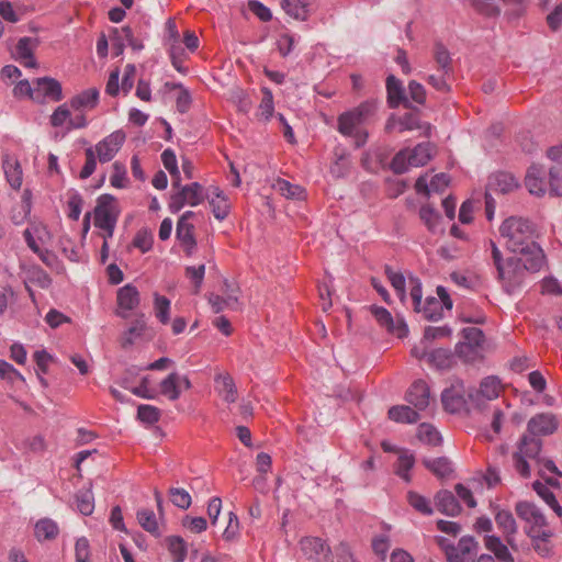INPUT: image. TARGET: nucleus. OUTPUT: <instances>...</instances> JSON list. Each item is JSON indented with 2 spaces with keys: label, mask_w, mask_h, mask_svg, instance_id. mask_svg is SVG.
I'll return each instance as SVG.
<instances>
[{
  "label": "nucleus",
  "mask_w": 562,
  "mask_h": 562,
  "mask_svg": "<svg viewBox=\"0 0 562 562\" xmlns=\"http://www.w3.org/2000/svg\"><path fill=\"white\" fill-rule=\"evenodd\" d=\"M504 246L516 256H527V268L540 270L544 265V254L533 240V224L521 216H509L499 226Z\"/></svg>",
  "instance_id": "f257e3e1"
},
{
  "label": "nucleus",
  "mask_w": 562,
  "mask_h": 562,
  "mask_svg": "<svg viewBox=\"0 0 562 562\" xmlns=\"http://www.w3.org/2000/svg\"><path fill=\"white\" fill-rule=\"evenodd\" d=\"M491 246L493 260L498 272V279L503 289L508 294L514 293L524 285L528 272L538 271L527 268V256L510 257L506 261H503L502 252L495 243L491 241Z\"/></svg>",
  "instance_id": "f03ea898"
},
{
  "label": "nucleus",
  "mask_w": 562,
  "mask_h": 562,
  "mask_svg": "<svg viewBox=\"0 0 562 562\" xmlns=\"http://www.w3.org/2000/svg\"><path fill=\"white\" fill-rule=\"evenodd\" d=\"M525 187L536 196L547 193L553 196L562 195V167L552 165L546 169L540 164H532L526 171Z\"/></svg>",
  "instance_id": "7ed1b4c3"
},
{
  "label": "nucleus",
  "mask_w": 562,
  "mask_h": 562,
  "mask_svg": "<svg viewBox=\"0 0 562 562\" xmlns=\"http://www.w3.org/2000/svg\"><path fill=\"white\" fill-rule=\"evenodd\" d=\"M375 110L376 102L367 100L357 108L341 113L338 117L339 133L344 136L352 137L357 147L364 145L367 133L362 132L360 126L374 114Z\"/></svg>",
  "instance_id": "20e7f679"
},
{
  "label": "nucleus",
  "mask_w": 562,
  "mask_h": 562,
  "mask_svg": "<svg viewBox=\"0 0 562 562\" xmlns=\"http://www.w3.org/2000/svg\"><path fill=\"white\" fill-rule=\"evenodd\" d=\"M432 153L434 147L430 143H422L414 148H405L394 156L391 168L395 173H404L409 168L425 166L431 159Z\"/></svg>",
  "instance_id": "39448f33"
},
{
  "label": "nucleus",
  "mask_w": 562,
  "mask_h": 562,
  "mask_svg": "<svg viewBox=\"0 0 562 562\" xmlns=\"http://www.w3.org/2000/svg\"><path fill=\"white\" fill-rule=\"evenodd\" d=\"M516 514L528 525V535L536 540H548L552 532L547 526L542 512L532 503L519 502L516 504Z\"/></svg>",
  "instance_id": "423d86ee"
},
{
  "label": "nucleus",
  "mask_w": 562,
  "mask_h": 562,
  "mask_svg": "<svg viewBox=\"0 0 562 562\" xmlns=\"http://www.w3.org/2000/svg\"><path fill=\"white\" fill-rule=\"evenodd\" d=\"M71 106L68 103L58 105L49 116L53 127H60L67 132L80 130L88 126V119L83 113L71 114Z\"/></svg>",
  "instance_id": "0eeeda50"
},
{
  "label": "nucleus",
  "mask_w": 562,
  "mask_h": 562,
  "mask_svg": "<svg viewBox=\"0 0 562 562\" xmlns=\"http://www.w3.org/2000/svg\"><path fill=\"white\" fill-rule=\"evenodd\" d=\"M116 220L117 216L112 198L101 196L94 209V225L104 232L103 238L112 237Z\"/></svg>",
  "instance_id": "6e6552de"
},
{
  "label": "nucleus",
  "mask_w": 562,
  "mask_h": 562,
  "mask_svg": "<svg viewBox=\"0 0 562 562\" xmlns=\"http://www.w3.org/2000/svg\"><path fill=\"white\" fill-rule=\"evenodd\" d=\"M204 200L203 188L198 182H192L181 188L171 195L169 209L172 213L179 212L184 205L196 206Z\"/></svg>",
  "instance_id": "1a4fd4ad"
},
{
  "label": "nucleus",
  "mask_w": 562,
  "mask_h": 562,
  "mask_svg": "<svg viewBox=\"0 0 562 562\" xmlns=\"http://www.w3.org/2000/svg\"><path fill=\"white\" fill-rule=\"evenodd\" d=\"M126 135L123 131L117 130L98 142L93 148L98 160L101 164L111 161L125 143Z\"/></svg>",
  "instance_id": "9d476101"
},
{
  "label": "nucleus",
  "mask_w": 562,
  "mask_h": 562,
  "mask_svg": "<svg viewBox=\"0 0 562 562\" xmlns=\"http://www.w3.org/2000/svg\"><path fill=\"white\" fill-rule=\"evenodd\" d=\"M502 391V384L496 376H487L482 380L479 390L468 394L469 401L476 407H483L486 402L497 398Z\"/></svg>",
  "instance_id": "9b49d317"
},
{
  "label": "nucleus",
  "mask_w": 562,
  "mask_h": 562,
  "mask_svg": "<svg viewBox=\"0 0 562 562\" xmlns=\"http://www.w3.org/2000/svg\"><path fill=\"white\" fill-rule=\"evenodd\" d=\"M303 555L311 562H327L330 548L317 537H305L300 541Z\"/></svg>",
  "instance_id": "f8f14e48"
},
{
  "label": "nucleus",
  "mask_w": 562,
  "mask_h": 562,
  "mask_svg": "<svg viewBox=\"0 0 562 562\" xmlns=\"http://www.w3.org/2000/svg\"><path fill=\"white\" fill-rule=\"evenodd\" d=\"M371 312L376 322L384 327L389 333L403 338L407 335L408 328L402 317L394 318L391 313L381 306H372Z\"/></svg>",
  "instance_id": "ddd939ff"
},
{
  "label": "nucleus",
  "mask_w": 562,
  "mask_h": 562,
  "mask_svg": "<svg viewBox=\"0 0 562 562\" xmlns=\"http://www.w3.org/2000/svg\"><path fill=\"white\" fill-rule=\"evenodd\" d=\"M477 553V543L473 538L463 537L457 547H447L448 562H474Z\"/></svg>",
  "instance_id": "4468645a"
},
{
  "label": "nucleus",
  "mask_w": 562,
  "mask_h": 562,
  "mask_svg": "<svg viewBox=\"0 0 562 562\" xmlns=\"http://www.w3.org/2000/svg\"><path fill=\"white\" fill-rule=\"evenodd\" d=\"M117 302V315L126 318L130 315V312L135 310L140 302V295L136 286L133 284H125L117 291L116 295Z\"/></svg>",
  "instance_id": "2eb2a0df"
},
{
  "label": "nucleus",
  "mask_w": 562,
  "mask_h": 562,
  "mask_svg": "<svg viewBox=\"0 0 562 562\" xmlns=\"http://www.w3.org/2000/svg\"><path fill=\"white\" fill-rule=\"evenodd\" d=\"M35 83V94L37 95L35 101L42 102L43 100H49L58 102L63 99L61 85L56 79L48 77L37 78Z\"/></svg>",
  "instance_id": "dca6fc26"
},
{
  "label": "nucleus",
  "mask_w": 562,
  "mask_h": 562,
  "mask_svg": "<svg viewBox=\"0 0 562 562\" xmlns=\"http://www.w3.org/2000/svg\"><path fill=\"white\" fill-rule=\"evenodd\" d=\"M557 418L551 413L537 414L528 422L529 432L536 436L551 435L557 430Z\"/></svg>",
  "instance_id": "f3484780"
},
{
  "label": "nucleus",
  "mask_w": 562,
  "mask_h": 562,
  "mask_svg": "<svg viewBox=\"0 0 562 562\" xmlns=\"http://www.w3.org/2000/svg\"><path fill=\"white\" fill-rule=\"evenodd\" d=\"M519 187L518 180L508 172H497L490 177L487 183L488 193H510Z\"/></svg>",
  "instance_id": "a211bd4d"
},
{
  "label": "nucleus",
  "mask_w": 562,
  "mask_h": 562,
  "mask_svg": "<svg viewBox=\"0 0 562 562\" xmlns=\"http://www.w3.org/2000/svg\"><path fill=\"white\" fill-rule=\"evenodd\" d=\"M387 103L390 108L395 109L403 104L405 108H411V102L405 95V91L401 80L395 76L390 75L386 78Z\"/></svg>",
  "instance_id": "6ab92c4d"
},
{
  "label": "nucleus",
  "mask_w": 562,
  "mask_h": 562,
  "mask_svg": "<svg viewBox=\"0 0 562 562\" xmlns=\"http://www.w3.org/2000/svg\"><path fill=\"white\" fill-rule=\"evenodd\" d=\"M449 184V177L445 173H438L431 177L428 181L427 175L419 177L416 180L415 189L418 193L427 194L439 193L443 191Z\"/></svg>",
  "instance_id": "aec40b11"
},
{
  "label": "nucleus",
  "mask_w": 562,
  "mask_h": 562,
  "mask_svg": "<svg viewBox=\"0 0 562 562\" xmlns=\"http://www.w3.org/2000/svg\"><path fill=\"white\" fill-rule=\"evenodd\" d=\"M99 103V90L97 88L86 89L69 100V105L77 113H83L85 110H92Z\"/></svg>",
  "instance_id": "412c9836"
},
{
  "label": "nucleus",
  "mask_w": 562,
  "mask_h": 562,
  "mask_svg": "<svg viewBox=\"0 0 562 562\" xmlns=\"http://www.w3.org/2000/svg\"><path fill=\"white\" fill-rule=\"evenodd\" d=\"M194 216L192 211L184 212L177 223V238L180 243L190 251L195 246V239L193 235V225L190 223V218Z\"/></svg>",
  "instance_id": "4be33fe9"
},
{
  "label": "nucleus",
  "mask_w": 562,
  "mask_h": 562,
  "mask_svg": "<svg viewBox=\"0 0 562 562\" xmlns=\"http://www.w3.org/2000/svg\"><path fill=\"white\" fill-rule=\"evenodd\" d=\"M406 401L417 409L423 411L429 405V387L424 381H416L406 393Z\"/></svg>",
  "instance_id": "5701e85b"
},
{
  "label": "nucleus",
  "mask_w": 562,
  "mask_h": 562,
  "mask_svg": "<svg viewBox=\"0 0 562 562\" xmlns=\"http://www.w3.org/2000/svg\"><path fill=\"white\" fill-rule=\"evenodd\" d=\"M2 168L10 187L14 190H20L23 182V172L19 160L10 155H5Z\"/></svg>",
  "instance_id": "b1692460"
},
{
  "label": "nucleus",
  "mask_w": 562,
  "mask_h": 562,
  "mask_svg": "<svg viewBox=\"0 0 562 562\" xmlns=\"http://www.w3.org/2000/svg\"><path fill=\"white\" fill-rule=\"evenodd\" d=\"M442 405L450 413L459 412L465 404L463 385H452L442 392Z\"/></svg>",
  "instance_id": "393cba45"
},
{
  "label": "nucleus",
  "mask_w": 562,
  "mask_h": 562,
  "mask_svg": "<svg viewBox=\"0 0 562 562\" xmlns=\"http://www.w3.org/2000/svg\"><path fill=\"white\" fill-rule=\"evenodd\" d=\"M209 203L215 218L222 221L227 217L231 210V204L220 188L214 187L211 189Z\"/></svg>",
  "instance_id": "a878e982"
},
{
  "label": "nucleus",
  "mask_w": 562,
  "mask_h": 562,
  "mask_svg": "<svg viewBox=\"0 0 562 562\" xmlns=\"http://www.w3.org/2000/svg\"><path fill=\"white\" fill-rule=\"evenodd\" d=\"M495 521L498 529L505 535L507 542L512 544L517 532V524L513 514L509 510L499 509L495 514Z\"/></svg>",
  "instance_id": "bb28decb"
},
{
  "label": "nucleus",
  "mask_w": 562,
  "mask_h": 562,
  "mask_svg": "<svg viewBox=\"0 0 562 562\" xmlns=\"http://www.w3.org/2000/svg\"><path fill=\"white\" fill-rule=\"evenodd\" d=\"M215 389L218 395L228 404L237 401L236 385L228 374H218L215 378Z\"/></svg>",
  "instance_id": "cd10ccee"
},
{
  "label": "nucleus",
  "mask_w": 562,
  "mask_h": 562,
  "mask_svg": "<svg viewBox=\"0 0 562 562\" xmlns=\"http://www.w3.org/2000/svg\"><path fill=\"white\" fill-rule=\"evenodd\" d=\"M34 42L30 37H22L15 47V58L20 64L27 68H34L36 60L33 56Z\"/></svg>",
  "instance_id": "c85d7f7f"
},
{
  "label": "nucleus",
  "mask_w": 562,
  "mask_h": 562,
  "mask_svg": "<svg viewBox=\"0 0 562 562\" xmlns=\"http://www.w3.org/2000/svg\"><path fill=\"white\" fill-rule=\"evenodd\" d=\"M435 501L438 510L447 516H457L461 510L457 498L449 491L438 492L435 496Z\"/></svg>",
  "instance_id": "c756f323"
},
{
  "label": "nucleus",
  "mask_w": 562,
  "mask_h": 562,
  "mask_svg": "<svg viewBox=\"0 0 562 562\" xmlns=\"http://www.w3.org/2000/svg\"><path fill=\"white\" fill-rule=\"evenodd\" d=\"M165 546L168 549L172 562H184L188 554V546L180 536H168L165 538Z\"/></svg>",
  "instance_id": "7c9ffc66"
},
{
  "label": "nucleus",
  "mask_w": 562,
  "mask_h": 562,
  "mask_svg": "<svg viewBox=\"0 0 562 562\" xmlns=\"http://www.w3.org/2000/svg\"><path fill=\"white\" fill-rule=\"evenodd\" d=\"M154 315L157 318V321L162 324L167 325L170 323V312H171V301L167 299L164 295H160L159 293H154Z\"/></svg>",
  "instance_id": "2f4dec72"
},
{
  "label": "nucleus",
  "mask_w": 562,
  "mask_h": 562,
  "mask_svg": "<svg viewBox=\"0 0 562 562\" xmlns=\"http://www.w3.org/2000/svg\"><path fill=\"white\" fill-rule=\"evenodd\" d=\"M58 532L57 524L50 518L40 519L34 527V535L40 541L54 539Z\"/></svg>",
  "instance_id": "473e14b6"
},
{
  "label": "nucleus",
  "mask_w": 562,
  "mask_h": 562,
  "mask_svg": "<svg viewBox=\"0 0 562 562\" xmlns=\"http://www.w3.org/2000/svg\"><path fill=\"white\" fill-rule=\"evenodd\" d=\"M389 417L396 423L413 424L419 419V414L407 405H396L389 409Z\"/></svg>",
  "instance_id": "72a5a7b5"
},
{
  "label": "nucleus",
  "mask_w": 562,
  "mask_h": 562,
  "mask_svg": "<svg viewBox=\"0 0 562 562\" xmlns=\"http://www.w3.org/2000/svg\"><path fill=\"white\" fill-rule=\"evenodd\" d=\"M415 464V457L407 450H401L395 464V473L406 482L412 480L411 470Z\"/></svg>",
  "instance_id": "f704fd0d"
},
{
  "label": "nucleus",
  "mask_w": 562,
  "mask_h": 562,
  "mask_svg": "<svg viewBox=\"0 0 562 562\" xmlns=\"http://www.w3.org/2000/svg\"><path fill=\"white\" fill-rule=\"evenodd\" d=\"M485 547L488 551L493 552L495 557L502 562H513L514 559L508 548L502 542L498 537H485Z\"/></svg>",
  "instance_id": "c9c22d12"
},
{
  "label": "nucleus",
  "mask_w": 562,
  "mask_h": 562,
  "mask_svg": "<svg viewBox=\"0 0 562 562\" xmlns=\"http://www.w3.org/2000/svg\"><path fill=\"white\" fill-rule=\"evenodd\" d=\"M308 4L304 0H283L281 7L290 16L304 21L308 15Z\"/></svg>",
  "instance_id": "e433bc0d"
},
{
  "label": "nucleus",
  "mask_w": 562,
  "mask_h": 562,
  "mask_svg": "<svg viewBox=\"0 0 562 562\" xmlns=\"http://www.w3.org/2000/svg\"><path fill=\"white\" fill-rule=\"evenodd\" d=\"M76 506L80 514L89 516L94 509V497L91 486L86 490H80L76 493Z\"/></svg>",
  "instance_id": "4c0bfd02"
},
{
  "label": "nucleus",
  "mask_w": 562,
  "mask_h": 562,
  "mask_svg": "<svg viewBox=\"0 0 562 562\" xmlns=\"http://www.w3.org/2000/svg\"><path fill=\"white\" fill-rule=\"evenodd\" d=\"M274 189L288 199L302 200L304 199V189L297 184H293L284 179H278Z\"/></svg>",
  "instance_id": "58836bf2"
},
{
  "label": "nucleus",
  "mask_w": 562,
  "mask_h": 562,
  "mask_svg": "<svg viewBox=\"0 0 562 562\" xmlns=\"http://www.w3.org/2000/svg\"><path fill=\"white\" fill-rule=\"evenodd\" d=\"M412 355L419 359L427 358L428 361L435 362L438 367H445L449 362L447 351L441 349L427 352L425 348L420 350L418 347H414L412 349Z\"/></svg>",
  "instance_id": "ea45409f"
},
{
  "label": "nucleus",
  "mask_w": 562,
  "mask_h": 562,
  "mask_svg": "<svg viewBox=\"0 0 562 562\" xmlns=\"http://www.w3.org/2000/svg\"><path fill=\"white\" fill-rule=\"evenodd\" d=\"M177 383L178 372H171L160 382V393L170 401H177L181 395Z\"/></svg>",
  "instance_id": "a19ab883"
},
{
  "label": "nucleus",
  "mask_w": 562,
  "mask_h": 562,
  "mask_svg": "<svg viewBox=\"0 0 562 562\" xmlns=\"http://www.w3.org/2000/svg\"><path fill=\"white\" fill-rule=\"evenodd\" d=\"M417 438L420 442L437 446L441 442L439 431L430 424L423 423L417 428Z\"/></svg>",
  "instance_id": "79ce46f5"
},
{
  "label": "nucleus",
  "mask_w": 562,
  "mask_h": 562,
  "mask_svg": "<svg viewBox=\"0 0 562 562\" xmlns=\"http://www.w3.org/2000/svg\"><path fill=\"white\" fill-rule=\"evenodd\" d=\"M147 329V324L142 316L137 318L131 327L124 333L122 337V344L124 347L131 346L135 342L136 339L140 338Z\"/></svg>",
  "instance_id": "37998d69"
},
{
  "label": "nucleus",
  "mask_w": 562,
  "mask_h": 562,
  "mask_svg": "<svg viewBox=\"0 0 562 562\" xmlns=\"http://www.w3.org/2000/svg\"><path fill=\"white\" fill-rule=\"evenodd\" d=\"M137 520L139 525L148 532L154 536H160V530L156 515L150 509H139L137 512Z\"/></svg>",
  "instance_id": "c03bdc74"
},
{
  "label": "nucleus",
  "mask_w": 562,
  "mask_h": 562,
  "mask_svg": "<svg viewBox=\"0 0 562 562\" xmlns=\"http://www.w3.org/2000/svg\"><path fill=\"white\" fill-rule=\"evenodd\" d=\"M425 467L439 477H447L452 472L451 462L447 458L424 460Z\"/></svg>",
  "instance_id": "a18cd8bd"
},
{
  "label": "nucleus",
  "mask_w": 562,
  "mask_h": 562,
  "mask_svg": "<svg viewBox=\"0 0 562 562\" xmlns=\"http://www.w3.org/2000/svg\"><path fill=\"white\" fill-rule=\"evenodd\" d=\"M443 307L436 297H427L420 306V312L428 321H438L442 317Z\"/></svg>",
  "instance_id": "49530a36"
},
{
  "label": "nucleus",
  "mask_w": 562,
  "mask_h": 562,
  "mask_svg": "<svg viewBox=\"0 0 562 562\" xmlns=\"http://www.w3.org/2000/svg\"><path fill=\"white\" fill-rule=\"evenodd\" d=\"M274 111L273 95L267 88L262 90V99L258 108L257 116L259 120L267 122L270 120Z\"/></svg>",
  "instance_id": "de8ad7c7"
},
{
  "label": "nucleus",
  "mask_w": 562,
  "mask_h": 562,
  "mask_svg": "<svg viewBox=\"0 0 562 562\" xmlns=\"http://www.w3.org/2000/svg\"><path fill=\"white\" fill-rule=\"evenodd\" d=\"M240 536V522L237 515L234 512L228 513V521L226 528L222 533V539L225 542L237 541Z\"/></svg>",
  "instance_id": "09e8293b"
},
{
  "label": "nucleus",
  "mask_w": 562,
  "mask_h": 562,
  "mask_svg": "<svg viewBox=\"0 0 562 562\" xmlns=\"http://www.w3.org/2000/svg\"><path fill=\"white\" fill-rule=\"evenodd\" d=\"M407 502L423 515L429 516L434 513L430 501L416 492L411 491L407 493Z\"/></svg>",
  "instance_id": "8fccbe9b"
},
{
  "label": "nucleus",
  "mask_w": 562,
  "mask_h": 562,
  "mask_svg": "<svg viewBox=\"0 0 562 562\" xmlns=\"http://www.w3.org/2000/svg\"><path fill=\"white\" fill-rule=\"evenodd\" d=\"M540 449V440L525 436L521 438L518 451L516 453H521L524 458L533 459L539 454Z\"/></svg>",
  "instance_id": "3c124183"
},
{
  "label": "nucleus",
  "mask_w": 562,
  "mask_h": 562,
  "mask_svg": "<svg viewBox=\"0 0 562 562\" xmlns=\"http://www.w3.org/2000/svg\"><path fill=\"white\" fill-rule=\"evenodd\" d=\"M471 5L484 16H497L501 13L497 0H471Z\"/></svg>",
  "instance_id": "603ef678"
},
{
  "label": "nucleus",
  "mask_w": 562,
  "mask_h": 562,
  "mask_svg": "<svg viewBox=\"0 0 562 562\" xmlns=\"http://www.w3.org/2000/svg\"><path fill=\"white\" fill-rule=\"evenodd\" d=\"M385 273H386L387 279L391 282L392 286L396 291L400 300L402 302H404L405 297H406V291H405L406 280H405V277L401 272L393 271L389 267L385 269Z\"/></svg>",
  "instance_id": "864d4df0"
},
{
  "label": "nucleus",
  "mask_w": 562,
  "mask_h": 562,
  "mask_svg": "<svg viewBox=\"0 0 562 562\" xmlns=\"http://www.w3.org/2000/svg\"><path fill=\"white\" fill-rule=\"evenodd\" d=\"M398 131L405 132V131H413V130H420L425 128L426 131L430 130V125L425 124L423 125L418 119V116L414 113H405L402 117H400L397 122Z\"/></svg>",
  "instance_id": "5fc2aeb1"
},
{
  "label": "nucleus",
  "mask_w": 562,
  "mask_h": 562,
  "mask_svg": "<svg viewBox=\"0 0 562 562\" xmlns=\"http://www.w3.org/2000/svg\"><path fill=\"white\" fill-rule=\"evenodd\" d=\"M419 215L430 232L436 233L439 229L440 216L434 207L430 205L422 206Z\"/></svg>",
  "instance_id": "6e6d98bb"
},
{
  "label": "nucleus",
  "mask_w": 562,
  "mask_h": 562,
  "mask_svg": "<svg viewBox=\"0 0 562 562\" xmlns=\"http://www.w3.org/2000/svg\"><path fill=\"white\" fill-rule=\"evenodd\" d=\"M137 417L142 423L153 425L160 418V411L156 406L142 404L137 408Z\"/></svg>",
  "instance_id": "4d7b16f0"
},
{
  "label": "nucleus",
  "mask_w": 562,
  "mask_h": 562,
  "mask_svg": "<svg viewBox=\"0 0 562 562\" xmlns=\"http://www.w3.org/2000/svg\"><path fill=\"white\" fill-rule=\"evenodd\" d=\"M126 175L127 172L125 165L120 161H115L112 165V175L110 178L111 184L117 189L125 188L127 183Z\"/></svg>",
  "instance_id": "13d9d810"
},
{
  "label": "nucleus",
  "mask_w": 562,
  "mask_h": 562,
  "mask_svg": "<svg viewBox=\"0 0 562 562\" xmlns=\"http://www.w3.org/2000/svg\"><path fill=\"white\" fill-rule=\"evenodd\" d=\"M435 60L438 64V70L440 72L449 74L451 71V57L448 49L442 44L435 46Z\"/></svg>",
  "instance_id": "bf43d9fd"
},
{
  "label": "nucleus",
  "mask_w": 562,
  "mask_h": 562,
  "mask_svg": "<svg viewBox=\"0 0 562 562\" xmlns=\"http://www.w3.org/2000/svg\"><path fill=\"white\" fill-rule=\"evenodd\" d=\"M161 161L164 167L169 171L172 177H176L177 183L180 180V172L178 168L177 157L172 149H165L161 154Z\"/></svg>",
  "instance_id": "052dcab7"
},
{
  "label": "nucleus",
  "mask_w": 562,
  "mask_h": 562,
  "mask_svg": "<svg viewBox=\"0 0 562 562\" xmlns=\"http://www.w3.org/2000/svg\"><path fill=\"white\" fill-rule=\"evenodd\" d=\"M171 503L182 509L191 505V496L184 488L172 487L169 491Z\"/></svg>",
  "instance_id": "680f3d73"
},
{
  "label": "nucleus",
  "mask_w": 562,
  "mask_h": 562,
  "mask_svg": "<svg viewBox=\"0 0 562 562\" xmlns=\"http://www.w3.org/2000/svg\"><path fill=\"white\" fill-rule=\"evenodd\" d=\"M408 284H409V295L413 300L414 310L416 312H420V306L423 304L422 283L417 278L409 277Z\"/></svg>",
  "instance_id": "e2e57ef3"
},
{
  "label": "nucleus",
  "mask_w": 562,
  "mask_h": 562,
  "mask_svg": "<svg viewBox=\"0 0 562 562\" xmlns=\"http://www.w3.org/2000/svg\"><path fill=\"white\" fill-rule=\"evenodd\" d=\"M85 155L86 162L80 171L81 179H88L95 171L98 160V156L92 147L87 148Z\"/></svg>",
  "instance_id": "0e129e2a"
},
{
  "label": "nucleus",
  "mask_w": 562,
  "mask_h": 562,
  "mask_svg": "<svg viewBox=\"0 0 562 562\" xmlns=\"http://www.w3.org/2000/svg\"><path fill=\"white\" fill-rule=\"evenodd\" d=\"M182 526L193 533H201L207 529V521L203 517L186 516Z\"/></svg>",
  "instance_id": "69168bd1"
},
{
  "label": "nucleus",
  "mask_w": 562,
  "mask_h": 562,
  "mask_svg": "<svg viewBox=\"0 0 562 562\" xmlns=\"http://www.w3.org/2000/svg\"><path fill=\"white\" fill-rule=\"evenodd\" d=\"M450 279L460 288L472 289L476 284V277L474 274L454 271L450 274Z\"/></svg>",
  "instance_id": "338daca9"
},
{
  "label": "nucleus",
  "mask_w": 562,
  "mask_h": 562,
  "mask_svg": "<svg viewBox=\"0 0 562 562\" xmlns=\"http://www.w3.org/2000/svg\"><path fill=\"white\" fill-rule=\"evenodd\" d=\"M391 547L390 537L385 533L375 536L372 539V549L381 559H385L386 553Z\"/></svg>",
  "instance_id": "774afa93"
}]
</instances>
